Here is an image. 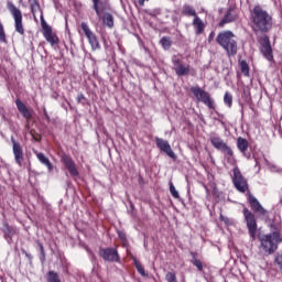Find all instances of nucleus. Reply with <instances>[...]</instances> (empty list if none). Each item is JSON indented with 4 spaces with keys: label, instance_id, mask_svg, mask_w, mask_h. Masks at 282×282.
<instances>
[{
    "label": "nucleus",
    "instance_id": "obj_1",
    "mask_svg": "<svg viewBox=\"0 0 282 282\" xmlns=\"http://www.w3.org/2000/svg\"><path fill=\"white\" fill-rule=\"evenodd\" d=\"M251 23L254 34H268L274 26V18L263 7L256 6L251 11Z\"/></svg>",
    "mask_w": 282,
    "mask_h": 282
},
{
    "label": "nucleus",
    "instance_id": "obj_2",
    "mask_svg": "<svg viewBox=\"0 0 282 282\" xmlns=\"http://www.w3.org/2000/svg\"><path fill=\"white\" fill-rule=\"evenodd\" d=\"M260 252H263L267 257L274 254L279 250V243H282L281 231L275 230L271 234L259 237Z\"/></svg>",
    "mask_w": 282,
    "mask_h": 282
},
{
    "label": "nucleus",
    "instance_id": "obj_3",
    "mask_svg": "<svg viewBox=\"0 0 282 282\" xmlns=\"http://www.w3.org/2000/svg\"><path fill=\"white\" fill-rule=\"evenodd\" d=\"M216 43L225 50L227 56H237L238 46L232 31H223L218 33L216 36Z\"/></svg>",
    "mask_w": 282,
    "mask_h": 282
},
{
    "label": "nucleus",
    "instance_id": "obj_4",
    "mask_svg": "<svg viewBox=\"0 0 282 282\" xmlns=\"http://www.w3.org/2000/svg\"><path fill=\"white\" fill-rule=\"evenodd\" d=\"M210 144L214 149H217V151H221L223 153H226V155H228V164H236L235 152L232 151V148L228 145V143L224 142V139L218 135H213L210 137Z\"/></svg>",
    "mask_w": 282,
    "mask_h": 282
},
{
    "label": "nucleus",
    "instance_id": "obj_5",
    "mask_svg": "<svg viewBox=\"0 0 282 282\" xmlns=\"http://www.w3.org/2000/svg\"><path fill=\"white\" fill-rule=\"evenodd\" d=\"M7 10H9L10 14L13 18L15 32L23 36V34H25V29L23 28V13H21V9L17 8V6L12 3V1H8Z\"/></svg>",
    "mask_w": 282,
    "mask_h": 282
},
{
    "label": "nucleus",
    "instance_id": "obj_6",
    "mask_svg": "<svg viewBox=\"0 0 282 282\" xmlns=\"http://www.w3.org/2000/svg\"><path fill=\"white\" fill-rule=\"evenodd\" d=\"M232 174L231 181L238 193H246L249 191L250 186L248 185V178L243 176L241 170L237 166V163L234 164Z\"/></svg>",
    "mask_w": 282,
    "mask_h": 282
},
{
    "label": "nucleus",
    "instance_id": "obj_7",
    "mask_svg": "<svg viewBox=\"0 0 282 282\" xmlns=\"http://www.w3.org/2000/svg\"><path fill=\"white\" fill-rule=\"evenodd\" d=\"M242 215H243L245 221L247 224L250 239H251V241H256L257 240V229H258L257 217L254 216V214L252 212H250V209H248V207L243 208Z\"/></svg>",
    "mask_w": 282,
    "mask_h": 282
},
{
    "label": "nucleus",
    "instance_id": "obj_8",
    "mask_svg": "<svg viewBox=\"0 0 282 282\" xmlns=\"http://www.w3.org/2000/svg\"><path fill=\"white\" fill-rule=\"evenodd\" d=\"M191 91L198 102H203V105H206L208 109H215V100L210 98V94L208 91L204 90L199 86H192Z\"/></svg>",
    "mask_w": 282,
    "mask_h": 282
},
{
    "label": "nucleus",
    "instance_id": "obj_9",
    "mask_svg": "<svg viewBox=\"0 0 282 282\" xmlns=\"http://www.w3.org/2000/svg\"><path fill=\"white\" fill-rule=\"evenodd\" d=\"M191 91L198 102H203V105H206L208 109H215V100L210 98V94L208 91L204 90L199 86H192Z\"/></svg>",
    "mask_w": 282,
    "mask_h": 282
},
{
    "label": "nucleus",
    "instance_id": "obj_10",
    "mask_svg": "<svg viewBox=\"0 0 282 282\" xmlns=\"http://www.w3.org/2000/svg\"><path fill=\"white\" fill-rule=\"evenodd\" d=\"M172 64H173V69L176 76L182 77V76H188V74H191V65L184 64L182 56L173 55Z\"/></svg>",
    "mask_w": 282,
    "mask_h": 282
},
{
    "label": "nucleus",
    "instance_id": "obj_11",
    "mask_svg": "<svg viewBox=\"0 0 282 282\" xmlns=\"http://www.w3.org/2000/svg\"><path fill=\"white\" fill-rule=\"evenodd\" d=\"M93 1V10H95L98 19L102 20L104 25L107 28H113V15L111 13H104L102 17V9H100V0H91Z\"/></svg>",
    "mask_w": 282,
    "mask_h": 282
},
{
    "label": "nucleus",
    "instance_id": "obj_12",
    "mask_svg": "<svg viewBox=\"0 0 282 282\" xmlns=\"http://www.w3.org/2000/svg\"><path fill=\"white\" fill-rule=\"evenodd\" d=\"M80 28L85 34V36L88 39V43L94 52L96 50H100V42H98V36H96V33L93 32L91 29H89V25L85 22H82Z\"/></svg>",
    "mask_w": 282,
    "mask_h": 282
},
{
    "label": "nucleus",
    "instance_id": "obj_13",
    "mask_svg": "<svg viewBox=\"0 0 282 282\" xmlns=\"http://www.w3.org/2000/svg\"><path fill=\"white\" fill-rule=\"evenodd\" d=\"M41 21H42V30H43V36L54 47V45H58V36L54 34L52 31V26L48 25L47 22H45V19L43 18V13L41 14Z\"/></svg>",
    "mask_w": 282,
    "mask_h": 282
},
{
    "label": "nucleus",
    "instance_id": "obj_14",
    "mask_svg": "<svg viewBox=\"0 0 282 282\" xmlns=\"http://www.w3.org/2000/svg\"><path fill=\"white\" fill-rule=\"evenodd\" d=\"M99 257H101L104 261H108L109 263L120 261V256L118 254V250H116L115 248L99 249Z\"/></svg>",
    "mask_w": 282,
    "mask_h": 282
},
{
    "label": "nucleus",
    "instance_id": "obj_15",
    "mask_svg": "<svg viewBox=\"0 0 282 282\" xmlns=\"http://www.w3.org/2000/svg\"><path fill=\"white\" fill-rule=\"evenodd\" d=\"M239 14H237V10L234 7H229L225 12L223 19L218 23V28H225L228 23H235L238 21Z\"/></svg>",
    "mask_w": 282,
    "mask_h": 282
},
{
    "label": "nucleus",
    "instance_id": "obj_16",
    "mask_svg": "<svg viewBox=\"0 0 282 282\" xmlns=\"http://www.w3.org/2000/svg\"><path fill=\"white\" fill-rule=\"evenodd\" d=\"M11 143L15 163L19 164L20 166H23V147H21V143L14 140V137H11Z\"/></svg>",
    "mask_w": 282,
    "mask_h": 282
},
{
    "label": "nucleus",
    "instance_id": "obj_17",
    "mask_svg": "<svg viewBox=\"0 0 282 282\" xmlns=\"http://www.w3.org/2000/svg\"><path fill=\"white\" fill-rule=\"evenodd\" d=\"M62 162L65 169H67L69 175H72V177H78L79 175L78 167H76V163L74 162L72 156L67 154L62 155Z\"/></svg>",
    "mask_w": 282,
    "mask_h": 282
},
{
    "label": "nucleus",
    "instance_id": "obj_18",
    "mask_svg": "<svg viewBox=\"0 0 282 282\" xmlns=\"http://www.w3.org/2000/svg\"><path fill=\"white\" fill-rule=\"evenodd\" d=\"M261 52H262L264 58H267V61H274V55L272 52V44L270 43V37L268 35H265L262 39Z\"/></svg>",
    "mask_w": 282,
    "mask_h": 282
},
{
    "label": "nucleus",
    "instance_id": "obj_19",
    "mask_svg": "<svg viewBox=\"0 0 282 282\" xmlns=\"http://www.w3.org/2000/svg\"><path fill=\"white\" fill-rule=\"evenodd\" d=\"M155 144L158 149H160V151H163V153H166L169 158H172V160H175L176 158L175 152H173L171 144L166 140L156 137Z\"/></svg>",
    "mask_w": 282,
    "mask_h": 282
},
{
    "label": "nucleus",
    "instance_id": "obj_20",
    "mask_svg": "<svg viewBox=\"0 0 282 282\" xmlns=\"http://www.w3.org/2000/svg\"><path fill=\"white\" fill-rule=\"evenodd\" d=\"M248 203H249L251 210H253V213H258L262 217H265L268 215V210H265V208H263L261 203H259L257 197L252 196V194H250L248 196Z\"/></svg>",
    "mask_w": 282,
    "mask_h": 282
},
{
    "label": "nucleus",
    "instance_id": "obj_21",
    "mask_svg": "<svg viewBox=\"0 0 282 282\" xmlns=\"http://www.w3.org/2000/svg\"><path fill=\"white\" fill-rule=\"evenodd\" d=\"M192 25L197 36H199V34H204V30H206V23H204V21L199 19V15H196V18H194Z\"/></svg>",
    "mask_w": 282,
    "mask_h": 282
},
{
    "label": "nucleus",
    "instance_id": "obj_22",
    "mask_svg": "<svg viewBox=\"0 0 282 282\" xmlns=\"http://www.w3.org/2000/svg\"><path fill=\"white\" fill-rule=\"evenodd\" d=\"M35 155L40 162V164H43V166H46L48 173H52L54 171V164L50 161L47 156H45L42 152H35Z\"/></svg>",
    "mask_w": 282,
    "mask_h": 282
},
{
    "label": "nucleus",
    "instance_id": "obj_23",
    "mask_svg": "<svg viewBox=\"0 0 282 282\" xmlns=\"http://www.w3.org/2000/svg\"><path fill=\"white\" fill-rule=\"evenodd\" d=\"M15 105H17L18 110L20 111V113H22V116L26 120H30V118H32V111L30 109H28L26 106L23 105V101H21V99H17Z\"/></svg>",
    "mask_w": 282,
    "mask_h": 282
},
{
    "label": "nucleus",
    "instance_id": "obj_24",
    "mask_svg": "<svg viewBox=\"0 0 282 282\" xmlns=\"http://www.w3.org/2000/svg\"><path fill=\"white\" fill-rule=\"evenodd\" d=\"M2 232L4 235V239L8 243H12V237H14V229L10 227L7 223H4L2 227Z\"/></svg>",
    "mask_w": 282,
    "mask_h": 282
},
{
    "label": "nucleus",
    "instance_id": "obj_25",
    "mask_svg": "<svg viewBox=\"0 0 282 282\" xmlns=\"http://www.w3.org/2000/svg\"><path fill=\"white\" fill-rule=\"evenodd\" d=\"M249 147L250 143L246 140V138L239 137L237 139V149L240 151V153L246 154Z\"/></svg>",
    "mask_w": 282,
    "mask_h": 282
},
{
    "label": "nucleus",
    "instance_id": "obj_26",
    "mask_svg": "<svg viewBox=\"0 0 282 282\" xmlns=\"http://www.w3.org/2000/svg\"><path fill=\"white\" fill-rule=\"evenodd\" d=\"M191 263L192 265H194L198 272H204V263L202 262V260L197 259V252H191Z\"/></svg>",
    "mask_w": 282,
    "mask_h": 282
},
{
    "label": "nucleus",
    "instance_id": "obj_27",
    "mask_svg": "<svg viewBox=\"0 0 282 282\" xmlns=\"http://www.w3.org/2000/svg\"><path fill=\"white\" fill-rule=\"evenodd\" d=\"M238 65L240 67L241 74L247 78L250 77V65H248V62L246 59H239Z\"/></svg>",
    "mask_w": 282,
    "mask_h": 282
},
{
    "label": "nucleus",
    "instance_id": "obj_28",
    "mask_svg": "<svg viewBox=\"0 0 282 282\" xmlns=\"http://www.w3.org/2000/svg\"><path fill=\"white\" fill-rule=\"evenodd\" d=\"M182 14H184V17H194V19L196 17H198L197 11L195 10V8H193L189 4H184L183 6Z\"/></svg>",
    "mask_w": 282,
    "mask_h": 282
},
{
    "label": "nucleus",
    "instance_id": "obj_29",
    "mask_svg": "<svg viewBox=\"0 0 282 282\" xmlns=\"http://www.w3.org/2000/svg\"><path fill=\"white\" fill-rule=\"evenodd\" d=\"M29 4L33 17H36V12H41V4L39 3V0H29Z\"/></svg>",
    "mask_w": 282,
    "mask_h": 282
},
{
    "label": "nucleus",
    "instance_id": "obj_30",
    "mask_svg": "<svg viewBox=\"0 0 282 282\" xmlns=\"http://www.w3.org/2000/svg\"><path fill=\"white\" fill-rule=\"evenodd\" d=\"M160 44L162 45L163 50H171V45H173V41H171V37L163 36L160 40Z\"/></svg>",
    "mask_w": 282,
    "mask_h": 282
},
{
    "label": "nucleus",
    "instance_id": "obj_31",
    "mask_svg": "<svg viewBox=\"0 0 282 282\" xmlns=\"http://www.w3.org/2000/svg\"><path fill=\"white\" fill-rule=\"evenodd\" d=\"M224 102L227 105L230 109L232 107V95L229 91H226L224 95Z\"/></svg>",
    "mask_w": 282,
    "mask_h": 282
},
{
    "label": "nucleus",
    "instance_id": "obj_32",
    "mask_svg": "<svg viewBox=\"0 0 282 282\" xmlns=\"http://www.w3.org/2000/svg\"><path fill=\"white\" fill-rule=\"evenodd\" d=\"M170 193L174 199H180V193L177 189H175V185H173V182L170 181Z\"/></svg>",
    "mask_w": 282,
    "mask_h": 282
},
{
    "label": "nucleus",
    "instance_id": "obj_33",
    "mask_svg": "<svg viewBox=\"0 0 282 282\" xmlns=\"http://www.w3.org/2000/svg\"><path fill=\"white\" fill-rule=\"evenodd\" d=\"M47 276H48V282H61V280L58 279V273L54 271H50Z\"/></svg>",
    "mask_w": 282,
    "mask_h": 282
},
{
    "label": "nucleus",
    "instance_id": "obj_34",
    "mask_svg": "<svg viewBox=\"0 0 282 282\" xmlns=\"http://www.w3.org/2000/svg\"><path fill=\"white\" fill-rule=\"evenodd\" d=\"M37 246H39V248H40V261L42 262V263H44L45 262V249L43 248V243L42 242H37Z\"/></svg>",
    "mask_w": 282,
    "mask_h": 282
},
{
    "label": "nucleus",
    "instance_id": "obj_35",
    "mask_svg": "<svg viewBox=\"0 0 282 282\" xmlns=\"http://www.w3.org/2000/svg\"><path fill=\"white\" fill-rule=\"evenodd\" d=\"M165 279L167 282H175L177 281V275H175V272H167Z\"/></svg>",
    "mask_w": 282,
    "mask_h": 282
},
{
    "label": "nucleus",
    "instance_id": "obj_36",
    "mask_svg": "<svg viewBox=\"0 0 282 282\" xmlns=\"http://www.w3.org/2000/svg\"><path fill=\"white\" fill-rule=\"evenodd\" d=\"M131 259L133 261V264L135 265L139 274H142V264L140 263V261H138V259H135V257L131 256Z\"/></svg>",
    "mask_w": 282,
    "mask_h": 282
},
{
    "label": "nucleus",
    "instance_id": "obj_37",
    "mask_svg": "<svg viewBox=\"0 0 282 282\" xmlns=\"http://www.w3.org/2000/svg\"><path fill=\"white\" fill-rule=\"evenodd\" d=\"M0 42L6 43V31L3 30V24L0 23Z\"/></svg>",
    "mask_w": 282,
    "mask_h": 282
},
{
    "label": "nucleus",
    "instance_id": "obj_38",
    "mask_svg": "<svg viewBox=\"0 0 282 282\" xmlns=\"http://www.w3.org/2000/svg\"><path fill=\"white\" fill-rule=\"evenodd\" d=\"M219 219H220V221H224V224H226V226H229L230 218L224 216V214H220Z\"/></svg>",
    "mask_w": 282,
    "mask_h": 282
},
{
    "label": "nucleus",
    "instance_id": "obj_39",
    "mask_svg": "<svg viewBox=\"0 0 282 282\" xmlns=\"http://www.w3.org/2000/svg\"><path fill=\"white\" fill-rule=\"evenodd\" d=\"M117 235L121 241H127V235L123 234V231H117Z\"/></svg>",
    "mask_w": 282,
    "mask_h": 282
},
{
    "label": "nucleus",
    "instance_id": "obj_40",
    "mask_svg": "<svg viewBox=\"0 0 282 282\" xmlns=\"http://www.w3.org/2000/svg\"><path fill=\"white\" fill-rule=\"evenodd\" d=\"M0 116L4 122H8V117H6V111L3 108H0Z\"/></svg>",
    "mask_w": 282,
    "mask_h": 282
},
{
    "label": "nucleus",
    "instance_id": "obj_41",
    "mask_svg": "<svg viewBox=\"0 0 282 282\" xmlns=\"http://www.w3.org/2000/svg\"><path fill=\"white\" fill-rule=\"evenodd\" d=\"M22 254H24L26 257V259H29V261H32V259H33L32 253H28V251L25 249H22Z\"/></svg>",
    "mask_w": 282,
    "mask_h": 282
},
{
    "label": "nucleus",
    "instance_id": "obj_42",
    "mask_svg": "<svg viewBox=\"0 0 282 282\" xmlns=\"http://www.w3.org/2000/svg\"><path fill=\"white\" fill-rule=\"evenodd\" d=\"M83 100H85V95L79 94V95L77 96V102H83Z\"/></svg>",
    "mask_w": 282,
    "mask_h": 282
},
{
    "label": "nucleus",
    "instance_id": "obj_43",
    "mask_svg": "<svg viewBox=\"0 0 282 282\" xmlns=\"http://www.w3.org/2000/svg\"><path fill=\"white\" fill-rule=\"evenodd\" d=\"M213 39H215V32L214 31H212L209 36H208V43H212Z\"/></svg>",
    "mask_w": 282,
    "mask_h": 282
},
{
    "label": "nucleus",
    "instance_id": "obj_44",
    "mask_svg": "<svg viewBox=\"0 0 282 282\" xmlns=\"http://www.w3.org/2000/svg\"><path fill=\"white\" fill-rule=\"evenodd\" d=\"M44 117L47 121H50V115H47V110L44 108Z\"/></svg>",
    "mask_w": 282,
    "mask_h": 282
},
{
    "label": "nucleus",
    "instance_id": "obj_45",
    "mask_svg": "<svg viewBox=\"0 0 282 282\" xmlns=\"http://www.w3.org/2000/svg\"><path fill=\"white\" fill-rule=\"evenodd\" d=\"M139 6H142V0H138Z\"/></svg>",
    "mask_w": 282,
    "mask_h": 282
},
{
    "label": "nucleus",
    "instance_id": "obj_46",
    "mask_svg": "<svg viewBox=\"0 0 282 282\" xmlns=\"http://www.w3.org/2000/svg\"><path fill=\"white\" fill-rule=\"evenodd\" d=\"M145 274H147V273H145L144 270H143V271H142V276H145Z\"/></svg>",
    "mask_w": 282,
    "mask_h": 282
},
{
    "label": "nucleus",
    "instance_id": "obj_47",
    "mask_svg": "<svg viewBox=\"0 0 282 282\" xmlns=\"http://www.w3.org/2000/svg\"><path fill=\"white\" fill-rule=\"evenodd\" d=\"M142 180V176L139 177V181Z\"/></svg>",
    "mask_w": 282,
    "mask_h": 282
},
{
    "label": "nucleus",
    "instance_id": "obj_48",
    "mask_svg": "<svg viewBox=\"0 0 282 282\" xmlns=\"http://www.w3.org/2000/svg\"><path fill=\"white\" fill-rule=\"evenodd\" d=\"M142 2L144 3V0H142Z\"/></svg>",
    "mask_w": 282,
    "mask_h": 282
}]
</instances>
